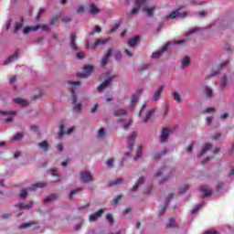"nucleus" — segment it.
Returning a JSON list of instances; mask_svg holds the SVG:
<instances>
[{
	"instance_id": "32",
	"label": "nucleus",
	"mask_w": 234,
	"mask_h": 234,
	"mask_svg": "<svg viewBox=\"0 0 234 234\" xmlns=\"http://www.w3.org/2000/svg\"><path fill=\"white\" fill-rule=\"evenodd\" d=\"M142 151H144V146H138L137 153H136L133 160H140V158H142Z\"/></svg>"
},
{
	"instance_id": "9",
	"label": "nucleus",
	"mask_w": 234,
	"mask_h": 234,
	"mask_svg": "<svg viewBox=\"0 0 234 234\" xmlns=\"http://www.w3.org/2000/svg\"><path fill=\"white\" fill-rule=\"evenodd\" d=\"M187 16V13L182 12L180 13V10H176L170 13L167 16L168 19H176V17H186Z\"/></svg>"
},
{
	"instance_id": "3",
	"label": "nucleus",
	"mask_w": 234,
	"mask_h": 234,
	"mask_svg": "<svg viewBox=\"0 0 234 234\" xmlns=\"http://www.w3.org/2000/svg\"><path fill=\"white\" fill-rule=\"evenodd\" d=\"M108 79L106 80H104L99 87H98V90L100 92H103V90H105V89H107V87H109V85H111L112 80H114V78H116V74L112 73V72H108L107 74Z\"/></svg>"
},
{
	"instance_id": "12",
	"label": "nucleus",
	"mask_w": 234,
	"mask_h": 234,
	"mask_svg": "<svg viewBox=\"0 0 234 234\" xmlns=\"http://www.w3.org/2000/svg\"><path fill=\"white\" fill-rule=\"evenodd\" d=\"M30 227H33L34 229H37V228H39V224L36 221L23 223L20 225V229H27V228H30Z\"/></svg>"
},
{
	"instance_id": "35",
	"label": "nucleus",
	"mask_w": 234,
	"mask_h": 234,
	"mask_svg": "<svg viewBox=\"0 0 234 234\" xmlns=\"http://www.w3.org/2000/svg\"><path fill=\"white\" fill-rule=\"evenodd\" d=\"M105 129L101 128L97 133V138H99L100 140H103V138H105Z\"/></svg>"
},
{
	"instance_id": "31",
	"label": "nucleus",
	"mask_w": 234,
	"mask_h": 234,
	"mask_svg": "<svg viewBox=\"0 0 234 234\" xmlns=\"http://www.w3.org/2000/svg\"><path fill=\"white\" fill-rule=\"evenodd\" d=\"M114 116H127V111L123 110V109H119L117 111L114 112Z\"/></svg>"
},
{
	"instance_id": "52",
	"label": "nucleus",
	"mask_w": 234,
	"mask_h": 234,
	"mask_svg": "<svg viewBox=\"0 0 234 234\" xmlns=\"http://www.w3.org/2000/svg\"><path fill=\"white\" fill-rule=\"evenodd\" d=\"M151 191H153V186H147L144 188V195H150Z\"/></svg>"
},
{
	"instance_id": "62",
	"label": "nucleus",
	"mask_w": 234,
	"mask_h": 234,
	"mask_svg": "<svg viewBox=\"0 0 234 234\" xmlns=\"http://www.w3.org/2000/svg\"><path fill=\"white\" fill-rule=\"evenodd\" d=\"M193 145H195V143H192V144L186 148V153H192V152H193Z\"/></svg>"
},
{
	"instance_id": "18",
	"label": "nucleus",
	"mask_w": 234,
	"mask_h": 234,
	"mask_svg": "<svg viewBox=\"0 0 234 234\" xmlns=\"http://www.w3.org/2000/svg\"><path fill=\"white\" fill-rule=\"evenodd\" d=\"M63 129H64V125L60 124L59 125V133H58V138H62V136L64 134H70L72 133V131H74V127H71V128L68 129L67 132L63 131Z\"/></svg>"
},
{
	"instance_id": "63",
	"label": "nucleus",
	"mask_w": 234,
	"mask_h": 234,
	"mask_svg": "<svg viewBox=\"0 0 234 234\" xmlns=\"http://www.w3.org/2000/svg\"><path fill=\"white\" fill-rule=\"evenodd\" d=\"M57 149H58V153H61V151H63V144H58L57 145Z\"/></svg>"
},
{
	"instance_id": "8",
	"label": "nucleus",
	"mask_w": 234,
	"mask_h": 234,
	"mask_svg": "<svg viewBox=\"0 0 234 234\" xmlns=\"http://www.w3.org/2000/svg\"><path fill=\"white\" fill-rule=\"evenodd\" d=\"M77 40H78V37L76 36V33H71L69 47L71 50H74L75 52L78 51V46L76 45Z\"/></svg>"
},
{
	"instance_id": "39",
	"label": "nucleus",
	"mask_w": 234,
	"mask_h": 234,
	"mask_svg": "<svg viewBox=\"0 0 234 234\" xmlns=\"http://www.w3.org/2000/svg\"><path fill=\"white\" fill-rule=\"evenodd\" d=\"M23 137H24L23 133H17L16 134L14 135L13 140L14 142H19L23 140Z\"/></svg>"
},
{
	"instance_id": "15",
	"label": "nucleus",
	"mask_w": 234,
	"mask_h": 234,
	"mask_svg": "<svg viewBox=\"0 0 234 234\" xmlns=\"http://www.w3.org/2000/svg\"><path fill=\"white\" fill-rule=\"evenodd\" d=\"M164 86H160L157 90L154 93V96L152 98V101H158L162 96V92H164Z\"/></svg>"
},
{
	"instance_id": "17",
	"label": "nucleus",
	"mask_w": 234,
	"mask_h": 234,
	"mask_svg": "<svg viewBox=\"0 0 234 234\" xmlns=\"http://www.w3.org/2000/svg\"><path fill=\"white\" fill-rule=\"evenodd\" d=\"M134 140H136V133H132L128 138L129 151H133V146L134 145Z\"/></svg>"
},
{
	"instance_id": "19",
	"label": "nucleus",
	"mask_w": 234,
	"mask_h": 234,
	"mask_svg": "<svg viewBox=\"0 0 234 234\" xmlns=\"http://www.w3.org/2000/svg\"><path fill=\"white\" fill-rule=\"evenodd\" d=\"M32 206H34V203L30 201L28 204L18 203L16 205V207L17 209H31Z\"/></svg>"
},
{
	"instance_id": "60",
	"label": "nucleus",
	"mask_w": 234,
	"mask_h": 234,
	"mask_svg": "<svg viewBox=\"0 0 234 234\" xmlns=\"http://www.w3.org/2000/svg\"><path fill=\"white\" fill-rule=\"evenodd\" d=\"M204 234H217V230L211 229L204 232Z\"/></svg>"
},
{
	"instance_id": "45",
	"label": "nucleus",
	"mask_w": 234,
	"mask_h": 234,
	"mask_svg": "<svg viewBox=\"0 0 234 234\" xmlns=\"http://www.w3.org/2000/svg\"><path fill=\"white\" fill-rule=\"evenodd\" d=\"M131 103H132V105H136V103H138V96L137 95L133 94L132 96Z\"/></svg>"
},
{
	"instance_id": "5",
	"label": "nucleus",
	"mask_w": 234,
	"mask_h": 234,
	"mask_svg": "<svg viewBox=\"0 0 234 234\" xmlns=\"http://www.w3.org/2000/svg\"><path fill=\"white\" fill-rule=\"evenodd\" d=\"M171 45H173L171 42L165 43L158 51H155L152 54V59H158V58H160L162 54H164L165 51L167 50L169 47H171Z\"/></svg>"
},
{
	"instance_id": "33",
	"label": "nucleus",
	"mask_w": 234,
	"mask_h": 234,
	"mask_svg": "<svg viewBox=\"0 0 234 234\" xmlns=\"http://www.w3.org/2000/svg\"><path fill=\"white\" fill-rule=\"evenodd\" d=\"M57 196L54 194H51L49 196H48L44 200V204H48V202H52V200H56Z\"/></svg>"
},
{
	"instance_id": "37",
	"label": "nucleus",
	"mask_w": 234,
	"mask_h": 234,
	"mask_svg": "<svg viewBox=\"0 0 234 234\" xmlns=\"http://www.w3.org/2000/svg\"><path fill=\"white\" fill-rule=\"evenodd\" d=\"M198 32H200V29H198L197 27H193L186 34V37H188V36H193V34H198Z\"/></svg>"
},
{
	"instance_id": "40",
	"label": "nucleus",
	"mask_w": 234,
	"mask_h": 234,
	"mask_svg": "<svg viewBox=\"0 0 234 234\" xmlns=\"http://www.w3.org/2000/svg\"><path fill=\"white\" fill-rule=\"evenodd\" d=\"M173 98H174L175 101H176L177 103H180L182 101V97L180 96V94L178 92H175L173 94Z\"/></svg>"
},
{
	"instance_id": "30",
	"label": "nucleus",
	"mask_w": 234,
	"mask_h": 234,
	"mask_svg": "<svg viewBox=\"0 0 234 234\" xmlns=\"http://www.w3.org/2000/svg\"><path fill=\"white\" fill-rule=\"evenodd\" d=\"M209 149H211V144L209 143L205 144L201 150L200 156H202V154H206V153L209 151Z\"/></svg>"
},
{
	"instance_id": "64",
	"label": "nucleus",
	"mask_w": 234,
	"mask_h": 234,
	"mask_svg": "<svg viewBox=\"0 0 234 234\" xmlns=\"http://www.w3.org/2000/svg\"><path fill=\"white\" fill-rule=\"evenodd\" d=\"M207 125H211V122H213V117L212 116H210V117H207Z\"/></svg>"
},
{
	"instance_id": "38",
	"label": "nucleus",
	"mask_w": 234,
	"mask_h": 234,
	"mask_svg": "<svg viewBox=\"0 0 234 234\" xmlns=\"http://www.w3.org/2000/svg\"><path fill=\"white\" fill-rule=\"evenodd\" d=\"M21 28H23V20H20L16 23L15 32H19V30H21Z\"/></svg>"
},
{
	"instance_id": "50",
	"label": "nucleus",
	"mask_w": 234,
	"mask_h": 234,
	"mask_svg": "<svg viewBox=\"0 0 234 234\" xmlns=\"http://www.w3.org/2000/svg\"><path fill=\"white\" fill-rule=\"evenodd\" d=\"M122 182H123V179L117 178L112 183V186H119V184H122Z\"/></svg>"
},
{
	"instance_id": "61",
	"label": "nucleus",
	"mask_w": 234,
	"mask_h": 234,
	"mask_svg": "<svg viewBox=\"0 0 234 234\" xmlns=\"http://www.w3.org/2000/svg\"><path fill=\"white\" fill-rule=\"evenodd\" d=\"M186 39L176 40L174 45H184L186 43Z\"/></svg>"
},
{
	"instance_id": "34",
	"label": "nucleus",
	"mask_w": 234,
	"mask_h": 234,
	"mask_svg": "<svg viewBox=\"0 0 234 234\" xmlns=\"http://www.w3.org/2000/svg\"><path fill=\"white\" fill-rule=\"evenodd\" d=\"M227 85H228V77L223 76L219 88L222 90H224V89H226Z\"/></svg>"
},
{
	"instance_id": "41",
	"label": "nucleus",
	"mask_w": 234,
	"mask_h": 234,
	"mask_svg": "<svg viewBox=\"0 0 234 234\" xmlns=\"http://www.w3.org/2000/svg\"><path fill=\"white\" fill-rule=\"evenodd\" d=\"M164 171H165V167H163L159 171H157L154 174V178H158V177L162 176V175H164Z\"/></svg>"
},
{
	"instance_id": "13",
	"label": "nucleus",
	"mask_w": 234,
	"mask_h": 234,
	"mask_svg": "<svg viewBox=\"0 0 234 234\" xmlns=\"http://www.w3.org/2000/svg\"><path fill=\"white\" fill-rule=\"evenodd\" d=\"M111 56H112V50L110 48L107 50V52L101 58V64L102 67H105V65H107V63H109V58H111Z\"/></svg>"
},
{
	"instance_id": "54",
	"label": "nucleus",
	"mask_w": 234,
	"mask_h": 234,
	"mask_svg": "<svg viewBox=\"0 0 234 234\" xmlns=\"http://www.w3.org/2000/svg\"><path fill=\"white\" fill-rule=\"evenodd\" d=\"M106 218H107L108 222H110V224H114V219L112 218V215L108 214L106 216Z\"/></svg>"
},
{
	"instance_id": "29",
	"label": "nucleus",
	"mask_w": 234,
	"mask_h": 234,
	"mask_svg": "<svg viewBox=\"0 0 234 234\" xmlns=\"http://www.w3.org/2000/svg\"><path fill=\"white\" fill-rule=\"evenodd\" d=\"M203 90L207 96V98H211L213 96V90L207 86L203 87Z\"/></svg>"
},
{
	"instance_id": "55",
	"label": "nucleus",
	"mask_w": 234,
	"mask_h": 234,
	"mask_svg": "<svg viewBox=\"0 0 234 234\" xmlns=\"http://www.w3.org/2000/svg\"><path fill=\"white\" fill-rule=\"evenodd\" d=\"M41 29H42L44 32H49V30H50V26H48V25H43V26H41Z\"/></svg>"
},
{
	"instance_id": "1",
	"label": "nucleus",
	"mask_w": 234,
	"mask_h": 234,
	"mask_svg": "<svg viewBox=\"0 0 234 234\" xmlns=\"http://www.w3.org/2000/svg\"><path fill=\"white\" fill-rule=\"evenodd\" d=\"M69 85L71 92V100L74 103L73 111L75 112H81V102L78 101V95L76 94V92H78V88L80 87V85H81V82L69 81Z\"/></svg>"
},
{
	"instance_id": "27",
	"label": "nucleus",
	"mask_w": 234,
	"mask_h": 234,
	"mask_svg": "<svg viewBox=\"0 0 234 234\" xmlns=\"http://www.w3.org/2000/svg\"><path fill=\"white\" fill-rule=\"evenodd\" d=\"M189 63H191V58H189V57H185L181 61L182 69H186V67H189Z\"/></svg>"
},
{
	"instance_id": "6",
	"label": "nucleus",
	"mask_w": 234,
	"mask_h": 234,
	"mask_svg": "<svg viewBox=\"0 0 234 234\" xmlns=\"http://www.w3.org/2000/svg\"><path fill=\"white\" fill-rule=\"evenodd\" d=\"M170 134H171V129L162 128L161 133H160V143L165 144V142H167V139L169 138Z\"/></svg>"
},
{
	"instance_id": "42",
	"label": "nucleus",
	"mask_w": 234,
	"mask_h": 234,
	"mask_svg": "<svg viewBox=\"0 0 234 234\" xmlns=\"http://www.w3.org/2000/svg\"><path fill=\"white\" fill-rule=\"evenodd\" d=\"M189 189V185H185L179 188V194L182 195Z\"/></svg>"
},
{
	"instance_id": "36",
	"label": "nucleus",
	"mask_w": 234,
	"mask_h": 234,
	"mask_svg": "<svg viewBox=\"0 0 234 234\" xmlns=\"http://www.w3.org/2000/svg\"><path fill=\"white\" fill-rule=\"evenodd\" d=\"M139 39H140V37H133V38H131V39L129 40V46H130V47H135V45L138 43Z\"/></svg>"
},
{
	"instance_id": "26",
	"label": "nucleus",
	"mask_w": 234,
	"mask_h": 234,
	"mask_svg": "<svg viewBox=\"0 0 234 234\" xmlns=\"http://www.w3.org/2000/svg\"><path fill=\"white\" fill-rule=\"evenodd\" d=\"M36 30H39V26H33L25 27L23 30L24 34H28L29 32H36Z\"/></svg>"
},
{
	"instance_id": "7",
	"label": "nucleus",
	"mask_w": 234,
	"mask_h": 234,
	"mask_svg": "<svg viewBox=\"0 0 234 234\" xmlns=\"http://www.w3.org/2000/svg\"><path fill=\"white\" fill-rule=\"evenodd\" d=\"M80 180L81 182H84V184L92 182V174H90L89 171L82 172L80 174Z\"/></svg>"
},
{
	"instance_id": "22",
	"label": "nucleus",
	"mask_w": 234,
	"mask_h": 234,
	"mask_svg": "<svg viewBox=\"0 0 234 234\" xmlns=\"http://www.w3.org/2000/svg\"><path fill=\"white\" fill-rule=\"evenodd\" d=\"M45 186H47V183L45 182H38V183H35L33 184L28 190L29 191H36L37 189V187H45Z\"/></svg>"
},
{
	"instance_id": "58",
	"label": "nucleus",
	"mask_w": 234,
	"mask_h": 234,
	"mask_svg": "<svg viewBox=\"0 0 234 234\" xmlns=\"http://www.w3.org/2000/svg\"><path fill=\"white\" fill-rule=\"evenodd\" d=\"M77 58L78 59H83V58H85V53H83V51H80L77 53Z\"/></svg>"
},
{
	"instance_id": "11",
	"label": "nucleus",
	"mask_w": 234,
	"mask_h": 234,
	"mask_svg": "<svg viewBox=\"0 0 234 234\" xmlns=\"http://www.w3.org/2000/svg\"><path fill=\"white\" fill-rule=\"evenodd\" d=\"M94 70L93 66H85L84 71L82 73H80L79 76L80 78H89L90 76V73Z\"/></svg>"
},
{
	"instance_id": "10",
	"label": "nucleus",
	"mask_w": 234,
	"mask_h": 234,
	"mask_svg": "<svg viewBox=\"0 0 234 234\" xmlns=\"http://www.w3.org/2000/svg\"><path fill=\"white\" fill-rule=\"evenodd\" d=\"M16 112H17L16 111H0V114H2L3 116H8L5 119V122L7 123H10V122H13L12 115L16 114Z\"/></svg>"
},
{
	"instance_id": "24",
	"label": "nucleus",
	"mask_w": 234,
	"mask_h": 234,
	"mask_svg": "<svg viewBox=\"0 0 234 234\" xmlns=\"http://www.w3.org/2000/svg\"><path fill=\"white\" fill-rule=\"evenodd\" d=\"M38 147L41 149V151H44V153H47L48 151V142L47 141H42L41 143H38Z\"/></svg>"
},
{
	"instance_id": "53",
	"label": "nucleus",
	"mask_w": 234,
	"mask_h": 234,
	"mask_svg": "<svg viewBox=\"0 0 234 234\" xmlns=\"http://www.w3.org/2000/svg\"><path fill=\"white\" fill-rule=\"evenodd\" d=\"M112 164H114V159H112V158L108 159L106 162L107 167H112Z\"/></svg>"
},
{
	"instance_id": "16",
	"label": "nucleus",
	"mask_w": 234,
	"mask_h": 234,
	"mask_svg": "<svg viewBox=\"0 0 234 234\" xmlns=\"http://www.w3.org/2000/svg\"><path fill=\"white\" fill-rule=\"evenodd\" d=\"M19 58V50L15 51L8 58L5 59V65H9V63H14Z\"/></svg>"
},
{
	"instance_id": "21",
	"label": "nucleus",
	"mask_w": 234,
	"mask_h": 234,
	"mask_svg": "<svg viewBox=\"0 0 234 234\" xmlns=\"http://www.w3.org/2000/svg\"><path fill=\"white\" fill-rule=\"evenodd\" d=\"M13 101L17 105H20V107H27V105H28V101L21 98H16Z\"/></svg>"
},
{
	"instance_id": "25",
	"label": "nucleus",
	"mask_w": 234,
	"mask_h": 234,
	"mask_svg": "<svg viewBox=\"0 0 234 234\" xmlns=\"http://www.w3.org/2000/svg\"><path fill=\"white\" fill-rule=\"evenodd\" d=\"M90 14H91L92 16H96L98 14H100V8H98V6H95L93 4H91L90 5V9H89Z\"/></svg>"
},
{
	"instance_id": "48",
	"label": "nucleus",
	"mask_w": 234,
	"mask_h": 234,
	"mask_svg": "<svg viewBox=\"0 0 234 234\" xmlns=\"http://www.w3.org/2000/svg\"><path fill=\"white\" fill-rule=\"evenodd\" d=\"M80 191H81V188H77V189L71 190V192L69 194V198L72 199V197H74V195H76V193H80Z\"/></svg>"
},
{
	"instance_id": "14",
	"label": "nucleus",
	"mask_w": 234,
	"mask_h": 234,
	"mask_svg": "<svg viewBox=\"0 0 234 234\" xmlns=\"http://www.w3.org/2000/svg\"><path fill=\"white\" fill-rule=\"evenodd\" d=\"M103 211H105V209H100L97 212L91 214L89 217L90 222H95V220H98V218H100V217H101V215H103Z\"/></svg>"
},
{
	"instance_id": "4",
	"label": "nucleus",
	"mask_w": 234,
	"mask_h": 234,
	"mask_svg": "<svg viewBox=\"0 0 234 234\" xmlns=\"http://www.w3.org/2000/svg\"><path fill=\"white\" fill-rule=\"evenodd\" d=\"M110 38H104V39H97L94 44H90L89 40L86 41V48H90L91 50H94L96 47H100V45H106L109 43Z\"/></svg>"
},
{
	"instance_id": "59",
	"label": "nucleus",
	"mask_w": 234,
	"mask_h": 234,
	"mask_svg": "<svg viewBox=\"0 0 234 234\" xmlns=\"http://www.w3.org/2000/svg\"><path fill=\"white\" fill-rule=\"evenodd\" d=\"M77 12H78V14H83L85 12V7H83V5H80L77 8Z\"/></svg>"
},
{
	"instance_id": "56",
	"label": "nucleus",
	"mask_w": 234,
	"mask_h": 234,
	"mask_svg": "<svg viewBox=\"0 0 234 234\" xmlns=\"http://www.w3.org/2000/svg\"><path fill=\"white\" fill-rule=\"evenodd\" d=\"M94 32H98V33L101 32V27L96 26L95 28L90 32V35L91 36L94 35Z\"/></svg>"
},
{
	"instance_id": "57",
	"label": "nucleus",
	"mask_w": 234,
	"mask_h": 234,
	"mask_svg": "<svg viewBox=\"0 0 234 234\" xmlns=\"http://www.w3.org/2000/svg\"><path fill=\"white\" fill-rule=\"evenodd\" d=\"M203 112H206V113L215 112V108L213 107L207 108L206 110L203 111Z\"/></svg>"
},
{
	"instance_id": "51",
	"label": "nucleus",
	"mask_w": 234,
	"mask_h": 234,
	"mask_svg": "<svg viewBox=\"0 0 234 234\" xmlns=\"http://www.w3.org/2000/svg\"><path fill=\"white\" fill-rule=\"evenodd\" d=\"M58 17H61V15H57V16H53L50 20V25H54V23H56V21H58Z\"/></svg>"
},
{
	"instance_id": "20",
	"label": "nucleus",
	"mask_w": 234,
	"mask_h": 234,
	"mask_svg": "<svg viewBox=\"0 0 234 234\" xmlns=\"http://www.w3.org/2000/svg\"><path fill=\"white\" fill-rule=\"evenodd\" d=\"M144 182H145V178L144 176L139 177L137 182L135 183V185L132 188V191L133 192L138 191L140 186H144Z\"/></svg>"
},
{
	"instance_id": "44",
	"label": "nucleus",
	"mask_w": 234,
	"mask_h": 234,
	"mask_svg": "<svg viewBox=\"0 0 234 234\" xmlns=\"http://www.w3.org/2000/svg\"><path fill=\"white\" fill-rule=\"evenodd\" d=\"M27 196H28V191L27 189L23 188L20 191V198H25Z\"/></svg>"
},
{
	"instance_id": "46",
	"label": "nucleus",
	"mask_w": 234,
	"mask_h": 234,
	"mask_svg": "<svg viewBox=\"0 0 234 234\" xmlns=\"http://www.w3.org/2000/svg\"><path fill=\"white\" fill-rule=\"evenodd\" d=\"M200 207H202V205H197L193 209H192V215H195L200 211Z\"/></svg>"
},
{
	"instance_id": "23",
	"label": "nucleus",
	"mask_w": 234,
	"mask_h": 234,
	"mask_svg": "<svg viewBox=\"0 0 234 234\" xmlns=\"http://www.w3.org/2000/svg\"><path fill=\"white\" fill-rule=\"evenodd\" d=\"M199 191L203 194V197H211V190L206 186H201Z\"/></svg>"
},
{
	"instance_id": "2",
	"label": "nucleus",
	"mask_w": 234,
	"mask_h": 234,
	"mask_svg": "<svg viewBox=\"0 0 234 234\" xmlns=\"http://www.w3.org/2000/svg\"><path fill=\"white\" fill-rule=\"evenodd\" d=\"M145 1L147 0H136L135 6L132 9L131 15L136 16V14L140 12V10H143V12H145L147 16H149L150 17H153V15L154 14V10L156 9V7L144 6V5H145Z\"/></svg>"
},
{
	"instance_id": "28",
	"label": "nucleus",
	"mask_w": 234,
	"mask_h": 234,
	"mask_svg": "<svg viewBox=\"0 0 234 234\" xmlns=\"http://www.w3.org/2000/svg\"><path fill=\"white\" fill-rule=\"evenodd\" d=\"M154 112V110L148 111L146 112L145 118L143 119V123H147L151 120Z\"/></svg>"
},
{
	"instance_id": "43",
	"label": "nucleus",
	"mask_w": 234,
	"mask_h": 234,
	"mask_svg": "<svg viewBox=\"0 0 234 234\" xmlns=\"http://www.w3.org/2000/svg\"><path fill=\"white\" fill-rule=\"evenodd\" d=\"M176 224V220H175V218H172L169 219L167 227L168 228H175Z\"/></svg>"
},
{
	"instance_id": "47",
	"label": "nucleus",
	"mask_w": 234,
	"mask_h": 234,
	"mask_svg": "<svg viewBox=\"0 0 234 234\" xmlns=\"http://www.w3.org/2000/svg\"><path fill=\"white\" fill-rule=\"evenodd\" d=\"M118 28H120V23L115 24L112 29L110 30V34H113V32H116V30H118Z\"/></svg>"
},
{
	"instance_id": "49",
	"label": "nucleus",
	"mask_w": 234,
	"mask_h": 234,
	"mask_svg": "<svg viewBox=\"0 0 234 234\" xmlns=\"http://www.w3.org/2000/svg\"><path fill=\"white\" fill-rule=\"evenodd\" d=\"M120 200H122V195L117 196L113 200H112V205L116 206V204H118V202H120Z\"/></svg>"
}]
</instances>
